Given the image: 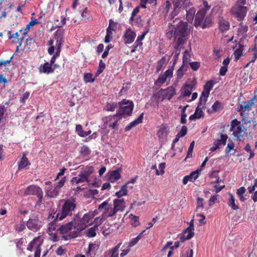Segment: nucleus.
Segmentation results:
<instances>
[{
	"label": "nucleus",
	"mask_w": 257,
	"mask_h": 257,
	"mask_svg": "<svg viewBox=\"0 0 257 257\" xmlns=\"http://www.w3.org/2000/svg\"><path fill=\"white\" fill-rule=\"evenodd\" d=\"M52 218H54L53 221H51L48 226L47 232H53V231H59V226L60 225H58V222L60 220H56V215L53 216Z\"/></svg>",
	"instance_id": "b1692460"
},
{
	"label": "nucleus",
	"mask_w": 257,
	"mask_h": 257,
	"mask_svg": "<svg viewBox=\"0 0 257 257\" xmlns=\"http://www.w3.org/2000/svg\"><path fill=\"white\" fill-rule=\"evenodd\" d=\"M121 118V117L120 116H116L115 118H112V116H111L110 119H113L114 121L112 123H110L109 124V126L111 127L113 129L116 130V125L117 122Z\"/></svg>",
	"instance_id": "052dcab7"
},
{
	"label": "nucleus",
	"mask_w": 257,
	"mask_h": 257,
	"mask_svg": "<svg viewBox=\"0 0 257 257\" xmlns=\"http://www.w3.org/2000/svg\"><path fill=\"white\" fill-rule=\"evenodd\" d=\"M190 0H184L183 3L178 8V14L182 11L186 15V20L188 22L191 23L194 19L195 10L193 8H191Z\"/></svg>",
	"instance_id": "0eeeda50"
},
{
	"label": "nucleus",
	"mask_w": 257,
	"mask_h": 257,
	"mask_svg": "<svg viewBox=\"0 0 257 257\" xmlns=\"http://www.w3.org/2000/svg\"><path fill=\"white\" fill-rule=\"evenodd\" d=\"M188 24L181 21L178 25V47L186 43L188 39L189 32L187 31Z\"/></svg>",
	"instance_id": "6e6552de"
},
{
	"label": "nucleus",
	"mask_w": 257,
	"mask_h": 257,
	"mask_svg": "<svg viewBox=\"0 0 257 257\" xmlns=\"http://www.w3.org/2000/svg\"><path fill=\"white\" fill-rule=\"evenodd\" d=\"M200 172V170L197 169L195 171L191 172L190 175H187V176L190 179V181H194L198 178Z\"/></svg>",
	"instance_id": "09e8293b"
},
{
	"label": "nucleus",
	"mask_w": 257,
	"mask_h": 257,
	"mask_svg": "<svg viewBox=\"0 0 257 257\" xmlns=\"http://www.w3.org/2000/svg\"><path fill=\"white\" fill-rule=\"evenodd\" d=\"M121 177L119 170L117 169L116 170L112 171L109 173L108 180L111 183H114L119 180Z\"/></svg>",
	"instance_id": "bb28decb"
},
{
	"label": "nucleus",
	"mask_w": 257,
	"mask_h": 257,
	"mask_svg": "<svg viewBox=\"0 0 257 257\" xmlns=\"http://www.w3.org/2000/svg\"><path fill=\"white\" fill-rule=\"evenodd\" d=\"M230 132H233L234 137L239 141H243L244 137L247 136V133L244 130L241 122L236 119L231 120L230 123Z\"/></svg>",
	"instance_id": "39448f33"
},
{
	"label": "nucleus",
	"mask_w": 257,
	"mask_h": 257,
	"mask_svg": "<svg viewBox=\"0 0 257 257\" xmlns=\"http://www.w3.org/2000/svg\"><path fill=\"white\" fill-rule=\"evenodd\" d=\"M219 28L221 32H226L229 29V23L223 18H220L219 22Z\"/></svg>",
	"instance_id": "cd10ccee"
},
{
	"label": "nucleus",
	"mask_w": 257,
	"mask_h": 257,
	"mask_svg": "<svg viewBox=\"0 0 257 257\" xmlns=\"http://www.w3.org/2000/svg\"><path fill=\"white\" fill-rule=\"evenodd\" d=\"M94 168L91 166H86L81 171L80 173L85 176L87 178L89 179L90 176L94 172Z\"/></svg>",
	"instance_id": "72a5a7b5"
},
{
	"label": "nucleus",
	"mask_w": 257,
	"mask_h": 257,
	"mask_svg": "<svg viewBox=\"0 0 257 257\" xmlns=\"http://www.w3.org/2000/svg\"><path fill=\"white\" fill-rule=\"evenodd\" d=\"M209 94V92L203 90L200 96L198 102H201V104L205 105Z\"/></svg>",
	"instance_id": "ea45409f"
},
{
	"label": "nucleus",
	"mask_w": 257,
	"mask_h": 257,
	"mask_svg": "<svg viewBox=\"0 0 257 257\" xmlns=\"http://www.w3.org/2000/svg\"><path fill=\"white\" fill-rule=\"evenodd\" d=\"M205 105L201 104V102H198L197 107L195 109L194 113H196V116L198 119L203 117L204 116V113L202 109L205 108Z\"/></svg>",
	"instance_id": "473e14b6"
},
{
	"label": "nucleus",
	"mask_w": 257,
	"mask_h": 257,
	"mask_svg": "<svg viewBox=\"0 0 257 257\" xmlns=\"http://www.w3.org/2000/svg\"><path fill=\"white\" fill-rule=\"evenodd\" d=\"M228 138V136L226 134H221V138L220 140H217L215 141L213 143L214 146L217 147L218 149L221 146H225L226 145V140Z\"/></svg>",
	"instance_id": "c756f323"
},
{
	"label": "nucleus",
	"mask_w": 257,
	"mask_h": 257,
	"mask_svg": "<svg viewBox=\"0 0 257 257\" xmlns=\"http://www.w3.org/2000/svg\"><path fill=\"white\" fill-rule=\"evenodd\" d=\"M24 195L25 196L36 195L39 201L41 202L43 197V192L40 187L31 185L26 189L24 192Z\"/></svg>",
	"instance_id": "9d476101"
},
{
	"label": "nucleus",
	"mask_w": 257,
	"mask_h": 257,
	"mask_svg": "<svg viewBox=\"0 0 257 257\" xmlns=\"http://www.w3.org/2000/svg\"><path fill=\"white\" fill-rule=\"evenodd\" d=\"M164 100V97L162 95V91L161 89L158 92L154 93L152 97V100L155 101V103L158 105L160 102L163 101Z\"/></svg>",
	"instance_id": "2f4dec72"
},
{
	"label": "nucleus",
	"mask_w": 257,
	"mask_h": 257,
	"mask_svg": "<svg viewBox=\"0 0 257 257\" xmlns=\"http://www.w3.org/2000/svg\"><path fill=\"white\" fill-rule=\"evenodd\" d=\"M126 188H127L126 184L123 185L121 187L120 190L116 192V193H115L116 196L118 198H120L121 197H122L123 196L126 195L127 192Z\"/></svg>",
	"instance_id": "49530a36"
},
{
	"label": "nucleus",
	"mask_w": 257,
	"mask_h": 257,
	"mask_svg": "<svg viewBox=\"0 0 257 257\" xmlns=\"http://www.w3.org/2000/svg\"><path fill=\"white\" fill-rule=\"evenodd\" d=\"M169 133L168 126L166 124H162L158 129L157 135L159 140L164 141L166 139Z\"/></svg>",
	"instance_id": "f3484780"
},
{
	"label": "nucleus",
	"mask_w": 257,
	"mask_h": 257,
	"mask_svg": "<svg viewBox=\"0 0 257 257\" xmlns=\"http://www.w3.org/2000/svg\"><path fill=\"white\" fill-rule=\"evenodd\" d=\"M75 220V217H73L70 221L67 220L68 222L59 226V231L62 234H66L63 237L65 240H69L71 238H75L76 237H72V235L75 232V226L74 222Z\"/></svg>",
	"instance_id": "423d86ee"
},
{
	"label": "nucleus",
	"mask_w": 257,
	"mask_h": 257,
	"mask_svg": "<svg viewBox=\"0 0 257 257\" xmlns=\"http://www.w3.org/2000/svg\"><path fill=\"white\" fill-rule=\"evenodd\" d=\"M172 242H167L166 245L162 249L163 255L167 254L168 257H170L172 255L174 248H177V242H175L173 246H172Z\"/></svg>",
	"instance_id": "aec40b11"
},
{
	"label": "nucleus",
	"mask_w": 257,
	"mask_h": 257,
	"mask_svg": "<svg viewBox=\"0 0 257 257\" xmlns=\"http://www.w3.org/2000/svg\"><path fill=\"white\" fill-rule=\"evenodd\" d=\"M251 60L249 61V62H248L246 65L244 66V68H247L250 66L251 64H253V63L257 59V48L256 46H254V47L251 50Z\"/></svg>",
	"instance_id": "e433bc0d"
},
{
	"label": "nucleus",
	"mask_w": 257,
	"mask_h": 257,
	"mask_svg": "<svg viewBox=\"0 0 257 257\" xmlns=\"http://www.w3.org/2000/svg\"><path fill=\"white\" fill-rule=\"evenodd\" d=\"M8 34L9 35V39L13 40L14 43H19L20 46L21 45L22 42L28 35L27 32L24 31V28H22L18 32L13 34H12L11 31H8Z\"/></svg>",
	"instance_id": "1a4fd4ad"
},
{
	"label": "nucleus",
	"mask_w": 257,
	"mask_h": 257,
	"mask_svg": "<svg viewBox=\"0 0 257 257\" xmlns=\"http://www.w3.org/2000/svg\"><path fill=\"white\" fill-rule=\"evenodd\" d=\"M253 105L252 102L251 101V100H249L247 102H244L243 104H242L240 106V108L242 109H244V111L249 110L251 107V106Z\"/></svg>",
	"instance_id": "5fc2aeb1"
},
{
	"label": "nucleus",
	"mask_w": 257,
	"mask_h": 257,
	"mask_svg": "<svg viewBox=\"0 0 257 257\" xmlns=\"http://www.w3.org/2000/svg\"><path fill=\"white\" fill-rule=\"evenodd\" d=\"M194 235V232L193 231L186 228L180 237V241L184 242L186 240L191 239Z\"/></svg>",
	"instance_id": "393cba45"
},
{
	"label": "nucleus",
	"mask_w": 257,
	"mask_h": 257,
	"mask_svg": "<svg viewBox=\"0 0 257 257\" xmlns=\"http://www.w3.org/2000/svg\"><path fill=\"white\" fill-rule=\"evenodd\" d=\"M38 24H39V22L38 21V20L34 19L30 22L24 30L25 32H27V34H28V32L29 31L30 27Z\"/></svg>",
	"instance_id": "13d9d810"
},
{
	"label": "nucleus",
	"mask_w": 257,
	"mask_h": 257,
	"mask_svg": "<svg viewBox=\"0 0 257 257\" xmlns=\"http://www.w3.org/2000/svg\"><path fill=\"white\" fill-rule=\"evenodd\" d=\"M144 117V113H142L141 114V115L138 117V118L135 120L131 122L128 125H127L125 127V131H128L131 129H132L133 127L136 126L139 123H141L142 122L143 119Z\"/></svg>",
	"instance_id": "a878e982"
},
{
	"label": "nucleus",
	"mask_w": 257,
	"mask_h": 257,
	"mask_svg": "<svg viewBox=\"0 0 257 257\" xmlns=\"http://www.w3.org/2000/svg\"><path fill=\"white\" fill-rule=\"evenodd\" d=\"M116 205H115V207L113 208L112 207V205L110 204L108 208H107V210L105 211V215L108 217H112L117 212L118 209H116Z\"/></svg>",
	"instance_id": "f704fd0d"
},
{
	"label": "nucleus",
	"mask_w": 257,
	"mask_h": 257,
	"mask_svg": "<svg viewBox=\"0 0 257 257\" xmlns=\"http://www.w3.org/2000/svg\"><path fill=\"white\" fill-rule=\"evenodd\" d=\"M166 167V164L165 163H161L160 164L159 166V170H157V175H162L165 173V168Z\"/></svg>",
	"instance_id": "680f3d73"
},
{
	"label": "nucleus",
	"mask_w": 257,
	"mask_h": 257,
	"mask_svg": "<svg viewBox=\"0 0 257 257\" xmlns=\"http://www.w3.org/2000/svg\"><path fill=\"white\" fill-rule=\"evenodd\" d=\"M119 106L117 112L112 115V118H115L116 116H130L134 109V103L132 101L126 99H122L118 103Z\"/></svg>",
	"instance_id": "20e7f679"
},
{
	"label": "nucleus",
	"mask_w": 257,
	"mask_h": 257,
	"mask_svg": "<svg viewBox=\"0 0 257 257\" xmlns=\"http://www.w3.org/2000/svg\"><path fill=\"white\" fill-rule=\"evenodd\" d=\"M173 11L171 14L169 16L168 19L169 20H173L174 17L177 15V2H173Z\"/></svg>",
	"instance_id": "4d7b16f0"
},
{
	"label": "nucleus",
	"mask_w": 257,
	"mask_h": 257,
	"mask_svg": "<svg viewBox=\"0 0 257 257\" xmlns=\"http://www.w3.org/2000/svg\"><path fill=\"white\" fill-rule=\"evenodd\" d=\"M166 59L163 57L158 63L156 69L158 72L160 71L165 64Z\"/></svg>",
	"instance_id": "774afa93"
},
{
	"label": "nucleus",
	"mask_w": 257,
	"mask_h": 257,
	"mask_svg": "<svg viewBox=\"0 0 257 257\" xmlns=\"http://www.w3.org/2000/svg\"><path fill=\"white\" fill-rule=\"evenodd\" d=\"M31 163L28 160V158L23 155L21 161L19 163L18 169L21 170L24 169L26 167L30 165Z\"/></svg>",
	"instance_id": "c9c22d12"
},
{
	"label": "nucleus",
	"mask_w": 257,
	"mask_h": 257,
	"mask_svg": "<svg viewBox=\"0 0 257 257\" xmlns=\"http://www.w3.org/2000/svg\"><path fill=\"white\" fill-rule=\"evenodd\" d=\"M141 238V234H139L136 237L133 238L128 243V247L135 245Z\"/></svg>",
	"instance_id": "6e6d98bb"
},
{
	"label": "nucleus",
	"mask_w": 257,
	"mask_h": 257,
	"mask_svg": "<svg viewBox=\"0 0 257 257\" xmlns=\"http://www.w3.org/2000/svg\"><path fill=\"white\" fill-rule=\"evenodd\" d=\"M39 71L41 73L50 74L54 72V68L49 62H46L40 66Z\"/></svg>",
	"instance_id": "412c9836"
},
{
	"label": "nucleus",
	"mask_w": 257,
	"mask_h": 257,
	"mask_svg": "<svg viewBox=\"0 0 257 257\" xmlns=\"http://www.w3.org/2000/svg\"><path fill=\"white\" fill-rule=\"evenodd\" d=\"M228 195L229 197L227 201L228 205L233 210H236L238 209V206L235 203V199L233 195L231 193H229Z\"/></svg>",
	"instance_id": "7c9ffc66"
},
{
	"label": "nucleus",
	"mask_w": 257,
	"mask_h": 257,
	"mask_svg": "<svg viewBox=\"0 0 257 257\" xmlns=\"http://www.w3.org/2000/svg\"><path fill=\"white\" fill-rule=\"evenodd\" d=\"M172 74L173 71L171 69H168L164 74L159 76L155 81V85L158 86H160L166 81L167 78H171Z\"/></svg>",
	"instance_id": "a211bd4d"
},
{
	"label": "nucleus",
	"mask_w": 257,
	"mask_h": 257,
	"mask_svg": "<svg viewBox=\"0 0 257 257\" xmlns=\"http://www.w3.org/2000/svg\"><path fill=\"white\" fill-rule=\"evenodd\" d=\"M83 80L85 83H91L94 81L95 78L93 77L91 73H86L84 74Z\"/></svg>",
	"instance_id": "8fccbe9b"
},
{
	"label": "nucleus",
	"mask_w": 257,
	"mask_h": 257,
	"mask_svg": "<svg viewBox=\"0 0 257 257\" xmlns=\"http://www.w3.org/2000/svg\"><path fill=\"white\" fill-rule=\"evenodd\" d=\"M66 181V177H63L59 182L53 185L50 181L46 182L45 184L47 186L45 189L46 195L50 198H56L59 195L61 189L64 186Z\"/></svg>",
	"instance_id": "7ed1b4c3"
},
{
	"label": "nucleus",
	"mask_w": 257,
	"mask_h": 257,
	"mask_svg": "<svg viewBox=\"0 0 257 257\" xmlns=\"http://www.w3.org/2000/svg\"><path fill=\"white\" fill-rule=\"evenodd\" d=\"M74 224L75 231L74 232V233L72 235V237L78 236L80 232L88 226L86 222H84L82 219H80L77 222H76L75 220V222H74Z\"/></svg>",
	"instance_id": "dca6fc26"
},
{
	"label": "nucleus",
	"mask_w": 257,
	"mask_h": 257,
	"mask_svg": "<svg viewBox=\"0 0 257 257\" xmlns=\"http://www.w3.org/2000/svg\"><path fill=\"white\" fill-rule=\"evenodd\" d=\"M141 8L139 6L136 7L133 11L131 17L130 19V21H132L134 20L135 17L137 16V14L140 12Z\"/></svg>",
	"instance_id": "0e129e2a"
},
{
	"label": "nucleus",
	"mask_w": 257,
	"mask_h": 257,
	"mask_svg": "<svg viewBox=\"0 0 257 257\" xmlns=\"http://www.w3.org/2000/svg\"><path fill=\"white\" fill-rule=\"evenodd\" d=\"M190 55L188 50H185L183 57V64L178 69V78L180 74V77H181L184 72L187 71L188 68V64L190 63Z\"/></svg>",
	"instance_id": "ddd939ff"
},
{
	"label": "nucleus",
	"mask_w": 257,
	"mask_h": 257,
	"mask_svg": "<svg viewBox=\"0 0 257 257\" xmlns=\"http://www.w3.org/2000/svg\"><path fill=\"white\" fill-rule=\"evenodd\" d=\"M214 81L209 80L207 81L203 86V90L210 93V91L212 89L214 85Z\"/></svg>",
	"instance_id": "3c124183"
},
{
	"label": "nucleus",
	"mask_w": 257,
	"mask_h": 257,
	"mask_svg": "<svg viewBox=\"0 0 257 257\" xmlns=\"http://www.w3.org/2000/svg\"><path fill=\"white\" fill-rule=\"evenodd\" d=\"M90 149L86 146H83L80 148V153L83 157L88 156L90 154Z\"/></svg>",
	"instance_id": "de8ad7c7"
},
{
	"label": "nucleus",
	"mask_w": 257,
	"mask_h": 257,
	"mask_svg": "<svg viewBox=\"0 0 257 257\" xmlns=\"http://www.w3.org/2000/svg\"><path fill=\"white\" fill-rule=\"evenodd\" d=\"M177 19H175L173 21V24L169 23V30L166 33L167 37L171 39L172 38H174V40L175 41L177 39V26L175 25V20Z\"/></svg>",
	"instance_id": "6ab92c4d"
},
{
	"label": "nucleus",
	"mask_w": 257,
	"mask_h": 257,
	"mask_svg": "<svg viewBox=\"0 0 257 257\" xmlns=\"http://www.w3.org/2000/svg\"><path fill=\"white\" fill-rule=\"evenodd\" d=\"M25 223L22 220L19 223L15 225V228L18 232H21L25 229Z\"/></svg>",
	"instance_id": "603ef678"
},
{
	"label": "nucleus",
	"mask_w": 257,
	"mask_h": 257,
	"mask_svg": "<svg viewBox=\"0 0 257 257\" xmlns=\"http://www.w3.org/2000/svg\"><path fill=\"white\" fill-rule=\"evenodd\" d=\"M116 205V209L118 211H122L125 207V202L123 199H115L113 200V206Z\"/></svg>",
	"instance_id": "c85d7f7f"
},
{
	"label": "nucleus",
	"mask_w": 257,
	"mask_h": 257,
	"mask_svg": "<svg viewBox=\"0 0 257 257\" xmlns=\"http://www.w3.org/2000/svg\"><path fill=\"white\" fill-rule=\"evenodd\" d=\"M26 225L29 229L36 232L42 227V222L38 217L32 216L27 221Z\"/></svg>",
	"instance_id": "9b49d317"
},
{
	"label": "nucleus",
	"mask_w": 257,
	"mask_h": 257,
	"mask_svg": "<svg viewBox=\"0 0 257 257\" xmlns=\"http://www.w3.org/2000/svg\"><path fill=\"white\" fill-rule=\"evenodd\" d=\"M210 9V6L207 2L204 1L195 16L194 26L196 28L200 27L204 29L212 26L213 22L211 17L207 16L205 18L207 12Z\"/></svg>",
	"instance_id": "f03ea898"
},
{
	"label": "nucleus",
	"mask_w": 257,
	"mask_h": 257,
	"mask_svg": "<svg viewBox=\"0 0 257 257\" xmlns=\"http://www.w3.org/2000/svg\"><path fill=\"white\" fill-rule=\"evenodd\" d=\"M60 207L56 214V220H68L72 217L77 208L76 201L74 198H67L60 201Z\"/></svg>",
	"instance_id": "f257e3e1"
},
{
	"label": "nucleus",
	"mask_w": 257,
	"mask_h": 257,
	"mask_svg": "<svg viewBox=\"0 0 257 257\" xmlns=\"http://www.w3.org/2000/svg\"><path fill=\"white\" fill-rule=\"evenodd\" d=\"M136 35L134 32L129 29L125 31L123 36L124 41L126 44H131L134 41Z\"/></svg>",
	"instance_id": "4be33fe9"
},
{
	"label": "nucleus",
	"mask_w": 257,
	"mask_h": 257,
	"mask_svg": "<svg viewBox=\"0 0 257 257\" xmlns=\"http://www.w3.org/2000/svg\"><path fill=\"white\" fill-rule=\"evenodd\" d=\"M94 216V214L93 212H89L83 215L82 219L84 222H86V224H87L88 226V225L91 224V223H90V222L93 219Z\"/></svg>",
	"instance_id": "4c0bfd02"
},
{
	"label": "nucleus",
	"mask_w": 257,
	"mask_h": 257,
	"mask_svg": "<svg viewBox=\"0 0 257 257\" xmlns=\"http://www.w3.org/2000/svg\"><path fill=\"white\" fill-rule=\"evenodd\" d=\"M193 251L192 249L186 247L181 251L180 257H193Z\"/></svg>",
	"instance_id": "a19ab883"
},
{
	"label": "nucleus",
	"mask_w": 257,
	"mask_h": 257,
	"mask_svg": "<svg viewBox=\"0 0 257 257\" xmlns=\"http://www.w3.org/2000/svg\"><path fill=\"white\" fill-rule=\"evenodd\" d=\"M196 84L195 82H191L189 84L186 83L180 90L181 95L179 96V98L189 97Z\"/></svg>",
	"instance_id": "2eb2a0df"
},
{
	"label": "nucleus",
	"mask_w": 257,
	"mask_h": 257,
	"mask_svg": "<svg viewBox=\"0 0 257 257\" xmlns=\"http://www.w3.org/2000/svg\"><path fill=\"white\" fill-rule=\"evenodd\" d=\"M210 176L211 177L214 178L215 179V180L213 182V183H219L221 181V179L218 175L217 171H213L211 173Z\"/></svg>",
	"instance_id": "69168bd1"
},
{
	"label": "nucleus",
	"mask_w": 257,
	"mask_h": 257,
	"mask_svg": "<svg viewBox=\"0 0 257 257\" xmlns=\"http://www.w3.org/2000/svg\"><path fill=\"white\" fill-rule=\"evenodd\" d=\"M188 105H187L186 106H184L181 112V117L180 119V122L182 123L185 124L186 122V117L187 116V114L185 113L186 109L187 107H188Z\"/></svg>",
	"instance_id": "bf43d9fd"
},
{
	"label": "nucleus",
	"mask_w": 257,
	"mask_h": 257,
	"mask_svg": "<svg viewBox=\"0 0 257 257\" xmlns=\"http://www.w3.org/2000/svg\"><path fill=\"white\" fill-rule=\"evenodd\" d=\"M247 7L235 6L231 10V12L239 21L244 19L247 13Z\"/></svg>",
	"instance_id": "4468645a"
},
{
	"label": "nucleus",
	"mask_w": 257,
	"mask_h": 257,
	"mask_svg": "<svg viewBox=\"0 0 257 257\" xmlns=\"http://www.w3.org/2000/svg\"><path fill=\"white\" fill-rule=\"evenodd\" d=\"M105 68V63L103 62L102 60H100L99 62V66L96 73V76H98L99 74H100L103 71Z\"/></svg>",
	"instance_id": "864d4df0"
},
{
	"label": "nucleus",
	"mask_w": 257,
	"mask_h": 257,
	"mask_svg": "<svg viewBox=\"0 0 257 257\" xmlns=\"http://www.w3.org/2000/svg\"><path fill=\"white\" fill-rule=\"evenodd\" d=\"M121 245V242L118 243L115 247L109 250V254L111 255L110 257H118V250Z\"/></svg>",
	"instance_id": "58836bf2"
},
{
	"label": "nucleus",
	"mask_w": 257,
	"mask_h": 257,
	"mask_svg": "<svg viewBox=\"0 0 257 257\" xmlns=\"http://www.w3.org/2000/svg\"><path fill=\"white\" fill-rule=\"evenodd\" d=\"M42 241L39 237H35L32 241L30 242L28 246L27 249L32 251V249L35 247L34 257H40L41 254V246Z\"/></svg>",
	"instance_id": "f8f14e48"
},
{
	"label": "nucleus",
	"mask_w": 257,
	"mask_h": 257,
	"mask_svg": "<svg viewBox=\"0 0 257 257\" xmlns=\"http://www.w3.org/2000/svg\"><path fill=\"white\" fill-rule=\"evenodd\" d=\"M243 50V46L239 44V47L236 49L234 52V55L235 60H238L241 56L242 55V51Z\"/></svg>",
	"instance_id": "37998d69"
},
{
	"label": "nucleus",
	"mask_w": 257,
	"mask_h": 257,
	"mask_svg": "<svg viewBox=\"0 0 257 257\" xmlns=\"http://www.w3.org/2000/svg\"><path fill=\"white\" fill-rule=\"evenodd\" d=\"M76 132L77 134L81 137H84L85 131H84L82 129V125L81 124H77L76 126Z\"/></svg>",
	"instance_id": "e2e57ef3"
},
{
	"label": "nucleus",
	"mask_w": 257,
	"mask_h": 257,
	"mask_svg": "<svg viewBox=\"0 0 257 257\" xmlns=\"http://www.w3.org/2000/svg\"><path fill=\"white\" fill-rule=\"evenodd\" d=\"M118 103L113 102L112 103L107 102L105 106V109L108 111H113L117 107Z\"/></svg>",
	"instance_id": "c03bdc74"
},
{
	"label": "nucleus",
	"mask_w": 257,
	"mask_h": 257,
	"mask_svg": "<svg viewBox=\"0 0 257 257\" xmlns=\"http://www.w3.org/2000/svg\"><path fill=\"white\" fill-rule=\"evenodd\" d=\"M98 225H95L89 228L86 232V235L89 237H94L96 235V231L98 229Z\"/></svg>",
	"instance_id": "79ce46f5"
},
{
	"label": "nucleus",
	"mask_w": 257,
	"mask_h": 257,
	"mask_svg": "<svg viewBox=\"0 0 257 257\" xmlns=\"http://www.w3.org/2000/svg\"><path fill=\"white\" fill-rule=\"evenodd\" d=\"M212 112H217L221 110L223 108L222 103L219 101H216L212 106Z\"/></svg>",
	"instance_id": "a18cd8bd"
},
{
	"label": "nucleus",
	"mask_w": 257,
	"mask_h": 257,
	"mask_svg": "<svg viewBox=\"0 0 257 257\" xmlns=\"http://www.w3.org/2000/svg\"><path fill=\"white\" fill-rule=\"evenodd\" d=\"M66 248L63 246H60L56 250V253L58 255H62L66 254Z\"/></svg>",
	"instance_id": "338daca9"
},
{
	"label": "nucleus",
	"mask_w": 257,
	"mask_h": 257,
	"mask_svg": "<svg viewBox=\"0 0 257 257\" xmlns=\"http://www.w3.org/2000/svg\"><path fill=\"white\" fill-rule=\"evenodd\" d=\"M162 95L164 97V99H168L170 100L172 97L175 94V89L173 87H169L167 89H162Z\"/></svg>",
	"instance_id": "5701e85b"
}]
</instances>
